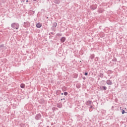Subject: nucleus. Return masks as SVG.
<instances>
[{
	"mask_svg": "<svg viewBox=\"0 0 127 127\" xmlns=\"http://www.w3.org/2000/svg\"><path fill=\"white\" fill-rule=\"evenodd\" d=\"M12 28H13V29H18L19 28V24L17 23H12L11 25Z\"/></svg>",
	"mask_w": 127,
	"mask_h": 127,
	"instance_id": "nucleus-1",
	"label": "nucleus"
},
{
	"mask_svg": "<svg viewBox=\"0 0 127 127\" xmlns=\"http://www.w3.org/2000/svg\"><path fill=\"white\" fill-rule=\"evenodd\" d=\"M26 2H28V0H26Z\"/></svg>",
	"mask_w": 127,
	"mask_h": 127,
	"instance_id": "nucleus-17",
	"label": "nucleus"
},
{
	"mask_svg": "<svg viewBox=\"0 0 127 127\" xmlns=\"http://www.w3.org/2000/svg\"><path fill=\"white\" fill-rule=\"evenodd\" d=\"M102 88L104 90H107V87L106 86H103Z\"/></svg>",
	"mask_w": 127,
	"mask_h": 127,
	"instance_id": "nucleus-10",
	"label": "nucleus"
},
{
	"mask_svg": "<svg viewBox=\"0 0 127 127\" xmlns=\"http://www.w3.org/2000/svg\"><path fill=\"white\" fill-rule=\"evenodd\" d=\"M122 114L124 115V114H125V110H123L122 112Z\"/></svg>",
	"mask_w": 127,
	"mask_h": 127,
	"instance_id": "nucleus-14",
	"label": "nucleus"
},
{
	"mask_svg": "<svg viewBox=\"0 0 127 127\" xmlns=\"http://www.w3.org/2000/svg\"><path fill=\"white\" fill-rule=\"evenodd\" d=\"M3 47H4V45H0V48H2Z\"/></svg>",
	"mask_w": 127,
	"mask_h": 127,
	"instance_id": "nucleus-9",
	"label": "nucleus"
},
{
	"mask_svg": "<svg viewBox=\"0 0 127 127\" xmlns=\"http://www.w3.org/2000/svg\"><path fill=\"white\" fill-rule=\"evenodd\" d=\"M30 23L29 22H24V27H29Z\"/></svg>",
	"mask_w": 127,
	"mask_h": 127,
	"instance_id": "nucleus-3",
	"label": "nucleus"
},
{
	"mask_svg": "<svg viewBox=\"0 0 127 127\" xmlns=\"http://www.w3.org/2000/svg\"><path fill=\"white\" fill-rule=\"evenodd\" d=\"M107 84L108 85H112V82H111V80H108L107 81Z\"/></svg>",
	"mask_w": 127,
	"mask_h": 127,
	"instance_id": "nucleus-7",
	"label": "nucleus"
},
{
	"mask_svg": "<svg viewBox=\"0 0 127 127\" xmlns=\"http://www.w3.org/2000/svg\"><path fill=\"white\" fill-rule=\"evenodd\" d=\"M65 40H66V38L65 37H63L61 39V42H62V43L65 42Z\"/></svg>",
	"mask_w": 127,
	"mask_h": 127,
	"instance_id": "nucleus-4",
	"label": "nucleus"
},
{
	"mask_svg": "<svg viewBox=\"0 0 127 127\" xmlns=\"http://www.w3.org/2000/svg\"><path fill=\"white\" fill-rule=\"evenodd\" d=\"M98 7V5L97 4H93L90 5V7L91 9H93V10H95V9H97V7Z\"/></svg>",
	"mask_w": 127,
	"mask_h": 127,
	"instance_id": "nucleus-2",
	"label": "nucleus"
},
{
	"mask_svg": "<svg viewBox=\"0 0 127 127\" xmlns=\"http://www.w3.org/2000/svg\"><path fill=\"white\" fill-rule=\"evenodd\" d=\"M85 76H87V75H88V73L85 72Z\"/></svg>",
	"mask_w": 127,
	"mask_h": 127,
	"instance_id": "nucleus-15",
	"label": "nucleus"
},
{
	"mask_svg": "<svg viewBox=\"0 0 127 127\" xmlns=\"http://www.w3.org/2000/svg\"><path fill=\"white\" fill-rule=\"evenodd\" d=\"M62 95H63V93H62Z\"/></svg>",
	"mask_w": 127,
	"mask_h": 127,
	"instance_id": "nucleus-18",
	"label": "nucleus"
},
{
	"mask_svg": "<svg viewBox=\"0 0 127 127\" xmlns=\"http://www.w3.org/2000/svg\"><path fill=\"white\" fill-rule=\"evenodd\" d=\"M20 87H21V88H22V89H24L25 88V84H24L23 83H21L20 84Z\"/></svg>",
	"mask_w": 127,
	"mask_h": 127,
	"instance_id": "nucleus-6",
	"label": "nucleus"
},
{
	"mask_svg": "<svg viewBox=\"0 0 127 127\" xmlns=\"http://www.w3.org/2000/svg\"><path fill=\"white\" fill-rule=\"evenodd\" d=\"M91 103H92V101H88L87 102V104H91Z\"/></svg>",
	"mask_w": 127,
	"mask_h": 127,
	"instance_id": "nucleus-13",
	"label": "nucleus"
},
{
	"mask_svg": "<svg viewBox=\"0 0 127 127\" xmlns=\"http://www.w3.org/2000/svg\"><path fill=\"white\" fill-rule=\"evenodd\" d=\"M64 96H67V95H68V92H65L64 93Z\"/></svg>",
	"mask_w": 127,
	"mask_h": 127,
	"instance_id": "nucleus-11",
	"label": "nucleus"
},
{
	"mask_svg": "<svg viewBox=\"0 0 127 127\" xmlns=\"http://www.w3.org/2000/svg\"><path fill=\"white\" fill-rule=\"evenodd\" d=\"M36 26L37 28H40V27H41V26H42V24H41V23H38L36 25Z\"/></svg>",
	"mask_w": 127,
	"mask_h": 127,
	"instance_id": "nucleus-5",
	"label": "nucleus"
},
{
	"mask_svg": "<svg viewBox=\"0 0 127 127\" xmlns=\"http://www.w3.org/2000/svg\"><path fill=\"white\" fill-rule=\"evenodd\" d=\"M34 1H37V0H33Z\"/></svg>",
	"mask_w": 127,
	"mask_h": 127,
	"instance_id": "nucleus-16",
	"label": "nucleus"
},
{
	"mask_svg": "<svg viewBox=\"0 0 127 127\" xmlns=\"http://www.w3.org/2000/svg\"><path fill=\"white\" fill-rule=\"evenodd\" d=\"M57 36H62V34H60V33H58L57 34Z\"/></svg>",
	"mask_w": 127,
	"mask_h": 127,
	"instance_id": "nucleus-8",
	"label": "nucleus"
},
{
	"mask_svg": "<svg viewBox=\"0 0 127 127\" xmlns=\"http://www.w3.org/2000/svg\"><path fill=\"white\" fill-rule=\"evenodd\" d=\"M54 26H55V27H56V26H57V23H55L54 24Z\"/></svg>",
	"mask_w": 127,
	"mask_h": 127,
	"instance_id": "nucleus-12",
	"label": "nucleus"
}]
</instances>
